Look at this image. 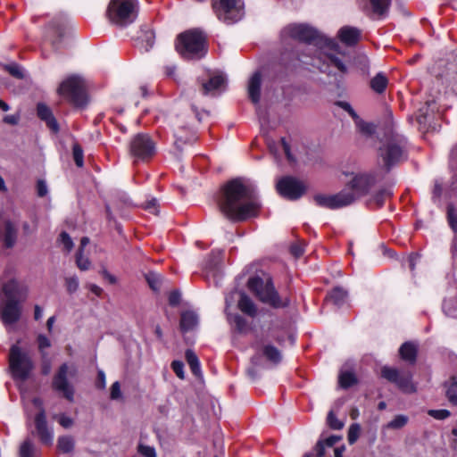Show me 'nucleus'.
<instances>
[{"label": "nucleus", "instance_id": "50", "mask_svg": "<svg viewBox=\"0 0 457 457\" xmlns=\"http://www.w3.org/2000/svg\"><path fill=\"white\" fill-rule=\"evenodd\" d=\"M65 285L67 287V291L69 293H74L75 291H77V289L79 287L78 278L75 276L67 278L65 279Z\"/></svg>", "mask_w": 457, "mask_h": 457}, {"label": "nucleus", "instance_id": "18", "mask_svg": "<svg viewBox=\"0 0 457 457\" xmlns=\"http://www.w3.org/2000/svg\"><path fill=\"white\" fill-rule=\"evenodd\" d=\"M37 433L45 445H51L53 442V432L47 427L45 410L42 409L35 417Z\"/></svg>", "mask_w": 457, "mask_h": 457}, {"label": "nucleus", "instance_id": "57", "mask_svg": "<svg viewBox=\"0 0 457 457\" xmlns=\"http://www.w3.org/2000/svg\"><path fill=\"white\" fill-rule=\"evenodd\" d=\"M56 418L60 425L65 428L71 427L73 424L72 419L66 416L65 414H62Z\"/></svg>", "mask_w": 457, "mask_h": 457}, {"label": "nucleus", "instance_id": "43", "mask_svg": "<svg viewBox=\"0 0 457 457\" xmlns=\"http://www.w3.org/2000/svg\"><path fill=\"white\" fill-rule=\"evenodd\" d=\"M76 263L79 270H87L90 268L91 262L88 258L83 256L81 250H79L76 254Z\"/></svg>", "mask_w": 457, "mask_h": 457}, {"label": "nucleus", "instance_id": "5", "mask_svg": "<svg viewBox=\"0 0 457 457\" xmlns=\"http://www.w3.org/2000/svg\"><path fill=\"white\" fill-rule=\"evenodd\" d=\"M247 285L261 302L273 308H284L289 305L290 300L287 297H279L270 278L253 277L249 278Z\"/></svg>", "mask_w": 457, "mask_h": 457}, {"label": "nucleus", "instance_id": "28", "mask_svg": "<svg viewBox=\"0 0 457 457\" xmlns=\"http://www.w3.org/2000/svg\"><path fill=\"white\" fill-rule=\"evenodd\" d=\"M186 360L190 367L192 373L197 377H202L200 361L194 351L187 349L186 351Z\"/></svg>", "mask_w": 457, "mask_h": 457}, {"label": "nucleus", "instance_id": "13", "mask_svg": "<svg viewBox=\"0 0 457 457\" xmlns=\"http://www.w3.org/2000/svg\"><path fill=\"white\" fill-rule=\"evenodd\" d=\"M381 377L395 384L403 393L412 394L416 392V386L412 382V374L410 371L384 366L381 369Z\"/></svg>", "mask_w": 457, "mask_h": 457}, {"label": "nucleus", "instance_id": "29", "mask_svg": "<svg viewBox=\"0 0 457 457\" xmlns=\"http://www.w3.org/2000/svg\"><path fill=\"white\" fill-rule=\"evenodd\" d=\"M347 296V293L341 287H336L329 292L327 296V301L332 303L337 306L342 305Z\"/></svg>", "mask_w": 457, "mask_h": 457}, {"label": "nucleus", "instance_id": "20", "mask_svg": "<svg viewBox=\"0 0 457 457\" xmlns=\"http://www.w3.org/2000/svg\"><path fill=\"white\" fill-rule=\"evenodd\" d=\"M37 116L46 123V126L54 133L59 131V125L50 108L43 103L37 104Z\"/></svg>", "mask_w": 457, "mask_h": 457}, {"label": "nucleus", "instance_id": "55", "mask_svg": "<svg viewBox=\"0 0 457 457\" xmlns=\"http://www.w3.org/2000/svg\"><path fill=\"white\" fill-rule=\"evenodd\" d=\"M337 105L346 111L353 119L356 120L358 118L357 113L354 112L349 103L345 101H338Z\"/></svg>", "mask_w": 457, "mask_h": 457}, {"label": "nucleus", "instance_id": "35", "mask_svg": "<svg viewBox=\"0 0 457 457\" xmlns=\"http://www.w3.org/2000/svg\"><path fill=\"white\" fill-rule=\"evenodd\" d=\"M356 383L355 376L352 372H343L339 376V384L343 388H348Z\"/></svg>", "mask_w": 457, "mask_h": 457}, {"label": "nucleus", "instance_id": "25", "mask_svg": "<svg viewBox=\"0 0 457 457\" xmlns=\"http://www.w3.org/2000/svg\"><path fill=\"white\" fill-rule=\"evenodd\" d=\"M198 324V317L192 311L184 312L180 318V328L183 332L194 329Z\"/></svg>", "mask_w": 457, "mask_h": 457}, {"label": "nucleus", "instance_id": "3", "mask_svg": "<svg viewBox=\"0 0 457 457\" xmlns=\"http://www.w3.org/2000/svg\"><path fill=\"white\" fill-rule=\"evenodd\" d=\"M28 287L15 279L1 283L0 316L5 325H12L21 318V307L19 301L27 298Z\"/></svg>", "mask_w": 457, "mask_h": 457}, {"label": "nucleus", "instance_id": "38", "mask_svg": "<svg viewBox=\"0 0 457 457\" xmlns=\"http://www.w3.org/2000/svg\"><path fill=\"white\" fill-rule=\"evenodd\" d=\"M251 367H249L246 370L247 375L252 378L255 379L258 376V372L256 368L261 365V357L260 355L256 354L252 357L251 359Z\"/></svg>", "mask_w": 457, "mask_h": 457}, {"label": "nucleus", "instance_id": "39", "mask_svg": "<svg viewBox=\"0 0 457 457\" xmlns=\"http://www.w3.org/2000/svg\"><path fill=\"white\" fill-rule=\"evenodd\" d=\"M181 132V130H178L174 134V137L176 138L175 145L178 146V148H180L183 145L187 143H192L195 140L194 135L184 137Z\"/></svg>", "mask_w": 457, "mask_h": 457}, {"label": "nucleus", "instance_id": "44", "mask_svg": "<svg viewBox=\"0 0 457 457\" xmlns=\"http://www.w3.org/2000/svg\"><path fill=\"white\" fill-rule=\"evenodd\" d=\"M146 280L149 287L154 290L157 291L160 289L162 277L156 273H149L146 275Z\"/></svg>", "mask_w": 457, "mask_h": 457}, {"label": "nucleus", "instance_id": "48", "mask_svg": "<svg viewBox=\"0 0 457 457\" xmlns=\"http://www.w3.org/2000/svg\"><path fill=\"white\" fill-rule=\"evenodd\" d=\"M428 414L436 420H443L451 416V412L448 410H429Z\"/></svg>", "mask_w": 457, "mask_h": 457}, {"label": "nucleus", "instance_id": "51", "mask_svg": "<svg viewBox=\"0 0 457 457\" xmlns=\"http://www.w3.org/2000/svg\"><path fill=\"white\" fill-rule=\"evenodd\" d=\"M60 241L67 252H70L73 248V242L68 233L62 232L60 235Z\"/></svg>", "mask_w": 457, "mask_h": 457}, {"label": "nucleus", "instance_id": "7", "mask_svg": "<svg viewBox=\"0 0 457 457\" xmlns=\"http://www.w3.org/2000/svg\"><path fill=\"white\" fill-rule=\"evenodd\" d=\"M137 16V0H111L107 8L108 19L117 26H128Z\"/></svg>", "mask_w": 457, "mask_h": 457}, {"label": "nucleus", "instance_id": "32", "mask_svg": "<svg viewBox=\"0 0 457 457\" xmlns=\"http://www.w3.org/2000/svg\"><path fill=\"white\" fill-rule=\"evenodd\" d=\"M371 12L378 16L384 15L389 8L390 0H370Z\"/></svg>", "mask_w": 457, "mask_h": 457}, {"label": "nucleus", "instance_id": "60", "mask_svg": "<svg viewBox=\"0 0 457 457\" xmlns=\"http://www.w3.org/2000/svg\"><path fill=\"white\" fill-rule=\"evenodd\" d=\"M180 302V294L177 291L171 292L169 295V303L172 306H176Z\"/></svg>", "mask_w": 457, "mask_h": 457}, {"label": "nucleus", "instance_id": "41", "mask_svg": "<svg viewBox=\"0 0 457 457\" xmlns=\"http://www.w3.org/2000/svg\"><path fill=\"white\" fill-rule=\"evenodd\" d=\"M391 195L392 192L389 188H383L373 196V200L378 207H381L385 202V199L390 197Z\"/></svg>", "mask_w": 457, "mask_h": 457}, {"label": "nucleus", "instance_id": "40", "mask_svg": "<svg viewBox=\"0 0 457 457\" xmlns=\"http://www.w3.org/2000/svg\"><path fill=\"white\" fill-rule=\"evenodd\" d=\"M327 422L330 428L336 430L342 429L345 425L344 422H342L336 417L335 413L332 411H330L328 414Z\"/></svg>", "mask_w": 457, "mask_h": 457}, {"label": "nucleus", "instance_id": "36", "mask_svg": "<svg viewBox=\"0 0 457 457\" xmlns=\"http://www.w3.org/2000/svg\"><path fill=\"white\" fill-rule=\"evenodd\" d=\"M222 253L220 250L213 251L206 263V268L211 270H215L221 261Z\"/></svg>", "mask_w": 457, "mask_h": 457}, {"label": "nucleus", "instance_id": "27", "mask_svg": "<svg viewBox=\"0 0 457 457\" xmlns=\"http://www.w3.org/2000/svg\"><path fill=\"white\" fill-rule=\"evenodd\" d=\"M400 356L403 360L414 363L417 357V348L410 342H406L399 349Z\"/></svg>", "mask_w": 457, "mask_h": 457}, {"label": "nucleus", "instance_id": "15", "mask_svg": "<svg viewBox=\"0 0 457 457\" xmlns=\"http://www.w3.org/2000/svg\"><path fill=\"white\" fill-rule=\"evenodd\" d=\"M314 201L321 207L338 209L353 204L356 199L355 195L346 186L345 189L335 195H317L314 196Z\"/></svg>", "mask_w": 457, "mask_h": 457}, {"label": "nucleus", "instance_id": "46", "mask_svg": "<svg viewBox=\"0 0 457 457\" xmlns=\"http://www.w3.org/2000/svg\"><path fill=\"white\" fill-rule=\"evenodd\" d=\"M37 345L38 350L41 353L42 357L45 358L46 356V353L45 352V350L51 346L50 340L45 335L40 334L37 336Z\"/></svg>", "mask_w": 457, "mask_h": 457}, {"label": "nucleus", "instance_id": "14", "mask_svg": "<svg viewBox=\"0 0 457 457\" xmlns=\"http://www.w3.org/2000/svg\"><path fill=\"white\" fill-rule=\"evenodd\" d=\"M76 374L77 369L74 365L70 366L67 363H63L60 366L53 378L52 386L54 389L62 393L63 396L70 402L73 401L74 388L70 384L68 378L75 377Z\"/></svg>", "mask_w": 457, "mask_h": 457}, {"label": "nucleus", "instance_id": "11", "mask_svg": "<svg viewBox=\"0 0 457 457\" xmlns=\"http://www.w3.org/2000/svg\"><path fill=\"white\" fill-rule=\"evenodd\" d=\"M212 7L218 19L228 24L237 22L244 15L241 0H219Z\"/></svg>", "mask_w": 457, "mask_h": 457}, {"label": "nucleus", "instance_id": "1", "mask_svg": "<svg viewBox=\"0 0 457 457\" xmlns=\"http://www.w3.org/2000/svg\"><path fill=\"white\" fill-rule=\"evenodd\" d=\"M220 212L231 221H243L255 216L261 204L254 189L240 178L227 182L217 198Z\"/></svg>", "mask_w": 457, "mask_h": 457}, {"label": "nucleus", "instance_id": "59", "mask_svg": "<svg viewBox=\"0 0 457 457\" xmlns=\"http://www.w3.org/2000/svg\"><path fill=\"white\" fill-rule=\"evenodd\" d=\"M290 253L292 255H294L295 258H299L303 253V248L299 244L292 245L290 247Z\"/></svg>", "mask_w": 457, "mask_h": 457}, {"label": "nucleus", "instance_id": "52", "mask_svg": "<svg viewBox=\"0 0 457 457\" xmlns=\"http://www.w3.org/2000/svg\"><path fill=\"white\" fill-rule=\"evenodd\" d=\"M171 368L174 373L180 378L183 379L185 378L184 373V364L180 361H173L171 362Z\"/></svg>", "mask_w": 457, "mask_h": 457}, {"label": "nucleus", "instance_id": "61", "mask_svg": "<svg viewBox=\"0 0 457 457\" xmlns=\"http://www.w3.org/2000/svg\"><path fill=\"white\" fill-rule=\"evenodd\" d=\"M37 195L40 197L45 196L47 194V187L45 181L38 180L37 185Z\"/></svg>", "mask_w": 457, "mask_h": 457}, {"label": "nucleus", "instance_id": "33", "mask_svg": "<svg viewBox=\"0 0 457 457\" xmlns=\"http://www.w3.org/2000/svg\"><path fill=\"white\" fill-rule=\"evenodd\" d=\"M57 447L63 453H71L74 448V440L69 436H61L58 438Z\"/></svg>", "mask_w": 457, "mask_h": 457}, {"label": "nucleus", "instance_id": "30", "mask_svg": "<svg viewBox=\"0 0 457 457\" xmlns=\"http://www.w3.org/2000/svg\"><path fill=\"white\" fill-rule=\"evenodd\" d=\"M262 355L270 362L278 364L282 359L280 351L271 345H266L262 348Z\"/></svg>", "mask_w": 457, "mask_h": 457}, {"label": "nucleus", "instance_id": "34", "mask_svg": "<svg viewBox=\"0 0 457 457\" xmlns=\"http://www.w3.org/2000/svg\"><path fill=\"white\" fill-rule=\"evenodd\" d=\"M408 422V417L405 415H397L390 422L386 424L387 428L400 429Z\"/></svg>", "mask_w": 457, "mask_h": 457}, {"label": "nucleus", "instance_id": "8", "mask_svg": "<svg viewBox=\"0 0 457 457\" xmlns=\"http://www.w3.org/2000/svg\"><path fill=\"white\" fill-rule=\"evenodd\" d=\"M58 92L77 106L87 104V96L84 80L79 76H71L65 79L59 87Z\"/></svg>", "mask_w": 457, "mask_h": 457}, {"label": "nucleus", "instance_id": "6", "mask_svg": "<svg viewBox=\"0 0 457 457\" xmlns=\"http://www.w3.org/2000/svg\"><path fill=\"white\" fill-rule=\"evenodd\" d=\"M379 157L384 168L378 170L384 172L385 176L392 167L406 159L405 139L398 136L388 139L379 148Z\"/></svg>", "mask_w": 457, "mask_h": 457}, {"label": "nucleus", "instance_id": "47", "mask_svg": "<svg viewBox=\"0 0 457 457\" xmlns=\"http://www.w3.org/2000/svg\"><path fill=\"white\" fill-rule=\"evenodd\" d=\"M447 217L450 227L454 232H457V213L453 204H449L447 207Z\"/></svg>", "mask_w": 457, "mask_h": 457}, {"label": "nucleus", "instance_id": "45", "mask_svg": "<svg viewBox=\"0 0 457 457\" xmlns=\"http://www.w3.org/2000/svg\"><path fill=\"white\" fill-rule=\"evenodd\" d=\"M34 445L29 440H26L22 443L20 448L21 457H33Z\"/></svg>", "mask_w": 457, "mask_h": 457}, {"label": "nucleus", "instance_id": "2", "mask_svg": "<svg viewBox=\"0 0 457 457\" xmlns=\"http://www.w3.org/2000/svg\"><path fill=\"white\" fill-rule=\"evenodd\" d=\"M283 34L300 42L313 45L318 48V56L313 59L311 65L316 66L322 72L329 66L335 67L338 71L345 73L347 68L342 59L337 56L339 46L334 40L325 37L318 30L307 24H291L286 27Z\"/></svg>", "mask_w": 457, "mask_h": 457}, {"label": "nucleus", "instance_id": "26", "mask_svg": "<svg viewBox=\"0 0 457 457\" xmlns=\"http://www.w3.org/2000/svg\"><path fill=\"white\" fill-rule=\"evenodd\" d=\"M444 387L445 389V396L448 402L453 405L457 406V379L455 377H451L447 381L444 383Z\"/></svg>", "mask_w": 457, "mask_h": 457}, {"label": "nucleus", "instance_id": "54", "mask_svg": "<svg viewBox=\"0 0 457 457\" xmlns=\"http://www.w3.org/2000/svg\"><path fill=\"white\" fill-rule=\"evenodd\" d=\"M6 70L8 71V72L15 77V78H18V79H21L23 78V72H22V70L21 68L17 65V64H11L9 66L6 67Z\"/></svg>", "mask_w": 457, "mask_h": 457}, {"label": "nucleus", "instance_id": "10", "mask_svg": "<svg viewBox=\"0 0 457 457\" xmlns=\"http://www.w3.org/2000/svg\"><path fill=\"white\" fill-rule=\"evenodd\" d=\"M384 178V172L378 170L370 173H358L353 177L347 187L355 195V199L357 200L367 195L370 188Z\"/></svg>", "mask_w": 457, "mask_h": 457}, {"label": "nucleus", "instance_id": "64", "mask_svg": "<svg viewBox=\"0 0 457 457\" xmlns=\"http://www.w3.org/2000/svg\"><path fill=\"white\" fill-rule=\"evenodd\" d=\"M315 451L318 457H323L325 455V444L323 441H318L315 446Z\"/></svg>", "mask_w": 457, "mask_h": 457}, {"label": "nucleus", "instance_id": "53", "mask_svg": "<svg viewBox=\"0 0 457 457\" xmlns=\"http://www.w3.org/2000/svg\"><path fill=\"white\" fill-rule=\"evenodd\" d=\"M110 397L112 400H118L121 397L120 385L118 381L112 385Z\"/></svg>", "mask_w": 457, "mask_h": 457}, {"label": "nucleus", "instance_id": "42", "mask_svg": "<svg viewBox=\"0 0 457 457\" xmlns=\"http://www.w3.org/2000/svg\"><path fill=\"white\" fill-rule=\"evenodd\" d=\"M73 159L78 167L84 164L83 150L79 144H74L72 147Z\"/></svg>", "mask_w": 457, "mask_h": 457}, {"label": "nucleus", "instance_id": "23", "mask_svg": "<svg viewBox=\"0 0 457 457\" xmlns=\"http://www.w3.org/2000/svg\"><path fill=\"white\" fill-rule=\"evenodd\" d=\"M226 79L222 74H216L210 78L208 82L203 84L204 95H209L225 87Z\"/></svg>", "mask_w": 457, "mask_h": 457}, {"label": "nucleus", "instance_id": "17", "mask_svg": "<svg viewBox=\"0 0 457 457\" xmlns=\"http://www.w3.org/2000/svg\"><path fill=\"white\" fill-rule=\"evenodd\" d=\"M17 239V230L12 223L0 216V242L7 248H12Z\"/></svg>", "mask_w": 457, "mask_h": 457}, {"label": "nucleus", "instance_id": "56", "mask_svg": "<svg viewBox=\"0 0 457 457\" xmlns=\"http://www.w3.org/2000/svg\"><path fill=\"white\" fill-rule=\"evenodd\" d=\"M144 208L147 210L149 212L156 214L157 210V200L155 198H152L145 202Z\"/></svg>", "mask_w": 457, "mask_h": 457}, {"label": "nucleus", "instance_id": "58", "mask_svg": "<svg viewBox=\"0 0 457 457\" xmlns=\"http://www.w3.org/2000/svg\"><path fill=\"white\" fill-rule=\"evenodd\" d=\"M233 321L239 331H243L246 327L245 320L240 315H235L233 317Z\"/></svg>", "mask_w": 457, "mask_h": 457}, {"label": "nucleus", "instance_id": "12", "mask_svg": "<svg viewBox=\"0 0 457 457\" xmlns=\"http://www.w3.org/2000/svg\"><path fill=\"white\" fill-rule=\"evenodd\" d=\"M155 143L148 134L139 133L129 142L130 155L140 161H147L155 154Z\"/></svg>", "mask_w": 457, "mask_h": 457}, {"label": "nucleus", "instance_id": "62", "mask_svg": "<svg viewBox=\"0 0 457 457\" xmlns=\"http://www.w3.org/2000/svg\"><path fill=\"white\" fill-rule=\"evenodd\" d=\"M19 120H20V116L18 114L6 115L3 119L4 123L10 124V125L18 124Z\"/></svg>", "mask_w": 457, "mask_h": 457}, {"label": "nucleus", "instance_id": "49", "mask_svg": "<svg viewBox=\"0 0 457 457\" xmlns=\"http://www.w3.org/2000/svg\"><path fill=\"white\" fill-rule=\"evenodd\" d=\"M137 451L139 453H141L145 457H156L155 449L153 446L139 444L138 447H137Z\"/></svg>", "mask_w": 457, "mask_h": 457}, {"label": "nucleus", "instance_id": "22", "mask_svg": "<svg viewBox=\"0 0 457 457\" xmlns=\"http://www.w3.org/2000/svg\"><path fill=\"white\" fill-rule=\"evenodd\" d=\"M262 75L259 71L253 74L248 82V96L251 101L257 104L261 97Z\"/></svg>", "mask_w": 457, "mask_h": 457}, {"label": "nucleus", "instance_id": "16", "mask_svg": "<svg viewBox=\"0 0 457 457\" xmlns=\"http://www.w3.org/2000/svg\"><path fill=\"white\" fill-rule=\"evenodd\" d=\"M304 184L293 177H285L277 183L278 192L285 198L295 200L305 192Z\"/></svg>", "mask_w": 457, "mask_h": 457}, {"label": "nucleus", "instance_id": "21", "mask_svg": "<svg viewBox=\"0 0 457 457\" xmlns=\"http://www.w3.org/2000/svg\"><path fill=\"white\" fill-rule=\"evenodd\" d=\"M337 36L342 43L353 46L360 40L361 31L357 28L345 26L338 30Z\"/></svg>", "mask_w": 457, "mask_h": 457}, {"label": "nucleus", "instance_id": "24", "mask_svg": "<svg viewBox=\"0 0 457 457\" xmlns=\"http://www.w3.org/2000/svg\"><path fill=\"white\" fill-rule=\"evenodd\" d=\"M238 309L245 314L253 318L257 315V307L253 300L245 294L242 293L237 303Z\"/></svg>", "mask_w": 457, "mask_h": 457}, {"label": "nucleus", "instance_id": "37", "mask_svg": "<svg viewBox=\"0 0 457 457\" xmlns=\"http://www.w3.org/2000/svg\"><path fill=\"white\" fill-rule=\"evenodd\" d=\"M361 433V426L353 423L348 429L347 440L350 445H353L359 438Z\"/></svg>", "mask_w": 457, "mask_h": 457}, {"label": "nucleus", "instance_id": "63", "mask_svg": "<svg viewBox=\"0 0 457 457\" xmlns=\"http://www.w3.org/2000/svg\"><path fill=\"white\" fill-rule=\"evenodd\" d=\"M281 144H282L283 150L287 155V158L289 161H293V156L290 152V146L284 137L281 138Z\"/></svg>", "mask_w": 457, "mask_h": 457}, {"label": "nucleus", "instance_id": "4", "mask_svg": "<svg viewBox=\"0 0 457 457\" xmlns=\"http://www.w3.org/2000/svg\"><path fill=\"white\" fill-rule=\"evenodd\" d=\"M176 50L187 60L200 59L206 54V42L204 34L196 29L187 30L179 35Z\"/></svg>", "mask_w": 457, "mask_h": 457}, {"label": "nucleus", "instance_id": "31", "mask_svg": "<svg viewBox=\"0 0 457 457\" xmlns=\"http://www.w3.org/2000/svg\"><path fill=\"white\" fill-rule=\"evenodd\" d=\"M388 84V79L385 74L382 72L378 73L371 80H370V87L377 93H383Z\"/></svg>", "mask_w": 457, "mask_h": 457}, {"label": "nucleus", "instance_id": "9", "mask_svg": "<svg viewBox=\"0 0 457 457\" xmlns=\"http://www.w3.org/2000/svg\"><path fill=\"white\" fill-rule=\"evenodd\" d=\"M10 367L14 378L25 380L34 368V364L27 353L18 345H12L9 353Z\"/></svg>", "mask_w": 457, "mask_h": 457}, {"label": "nucleus", "instance_id": "19", "mask_svg": "<svg viewBox=\"0 0 457 457\" xmlns=\"http://www.w3.org/2000/svg\"><path fill=\"white\" fill-rule=\"evenodd\" d=\"M37 433L45 445H51L53 442V432L47 427L45 410L42 409L35 417Z\"/></svg>", "mask_w": 457, "mask_h": 457}]
</instances>
